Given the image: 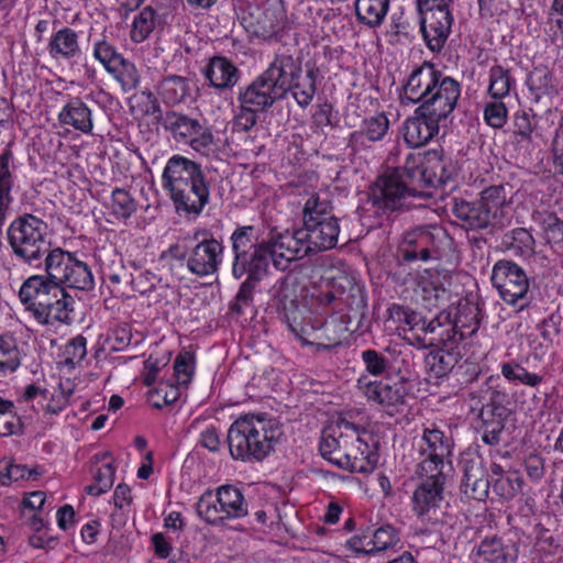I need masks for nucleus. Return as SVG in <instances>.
Returning <instances> with one entry per match:
<instances>
[{
  "label": "nucleus",
  "instance_id": "obj_53",
  "mask_svg": "<svg viewBox=\"0 0 563 563\" xmlns=\"http://www.w3.org/2000/svg\"><path fill=\"white\" fill-rule=\"evenodd\" d=\"M500 372L508 380L519 382L530 387H536L543 380V376L529 373L523 366L514 362L501 364Z\"/></svg>",
  "mask_w": 563,
  "mask_h": 563
},
{
  "label": "nucleus",
  "instance_id": "obj_8",
  "mask_svg": "<svg viewBox=\"0 0 563 563\" xmlns=\"http://www.w3.org/2000/svg\"><path fill=\"white\" fill-rule=\"evenodd\" d=\"M493 286L500 298L517 311L536 306V290L525 269L509 260L497 261L492 271Z\"/></svg>",
  "mask_w": 563,
  "mask_h": 563
},
{
  "label": "nucleus",
  "instance_id": "obj_28",
  "mask_svg": "<svg viewBox=\"0 0 563 563\" xmlns=\"http://www.w3.org/2000/svg\"><path fill=\"white\" fill-rule=\"evenodd\" d=\"M357 387L368 400L388 407L402 405L407 394L401 382H369L366 377H361Z\"/></svg>",
  "mask_w": 563,
  "mask_h": 563
},
{
  "label": "nucleus",
  "instance_id": "obj_60",
  "mask_svg": "<svg viewBox=\"0 0 563 563\" xmlns=\"http://www.w3.org/2000/svg\"><path fill=\"white\" fill-rule=\"evenodd\" d=\"M114 466L112 463H107L98 470L95 475V484L86 487V492L92 496H100L107 493L114 482Z\"/></svg>",
  "mask_w": 563,
  "mask_h": 563
},
{
  "label": "nucleus",
  "instance_id": "obj_49",
  "mask_svg": "<svg viewBox=\"0 0 563 563\" xmlns=\"http://www.w3.org/2000/svg\"><path fill=\"white\" fill-rule=\"evenodd\" d=\"M114 70L109 71V74L120 82L124 91L137 88L141 77L133 63L122 57L114 66Z\"/></svg>",
  "mask_w": 563,
  "mask_h": 563
},
{
  "label": "nucleus",
  "instance_id": "obj_27",
  "mask_svg": "<svg viewBox=\"0 0 563 563\" xmlns=\"http://www.w3.org/2000/svg\"><path fill=\"white\" fill-rule=\"evenodd\" d=\"M475 563H515L518 545L496 534L485 537L474 552Z\"/></svg>",
  "mask_w": 563,
  "mask_h": 563
},
{
  "label": "nucleus",
  "instance_id": "obj_50",
  "mask_svg": "<svg viewBox=\"0 0 563 563\" xmlns=\"http://www.w3.org/2000/svg\"><path fill=\"white\" fill-rule=\"evenodd\" d=\"M155 26V12L151 7L144 8L133 20L130 33L134 43H142L152 33Z\"/></svg>",
  "mask_w": 563,
  "mask_h": 563
},
{
  "label": "nucleus",
  "instance_id": "obj_44",
  "mask_svg": "<svg viewBox=\"0 0 563 563\" xmlns=\"http://www.w3.org/2000/svg\"><path fill=\"white\" fill-rule=\"evenodd\" d=\"M158 93L164 102L178 104L190 96V81L188 78L177 75L164 77L158 85Z\"/></svg>",
  "mask_w": 563,
  "mask_h": 563
},
{
  "label": "nucleus",
  "instance_id": "obj_43",
  "mask_svg": "<svg viewBox=\"0 0 563 563\" xmlns=\"http://www.w3.org/2000/svg\"><path fill=\"white\" fill-rule=\"evenodd\" d=\"M527 85L537 101L559 93L556 80L547 67H536L528 76Z\"/></svg>",
  "mask_w": 563,
  "mask_h": 563
},
{
  "label": "nucleus",
  "instance_id": "obj_51",
  "mask_svg": "<svg viewBox=\"0 0 563 563\" xmlns=\"http://www.w3.org/2000/svg\"><path fill=\"white\" fill-rule=\"evenodd\" d=\"M523 486V477L518 472H510L496 478L493 489L501 498L511 499L522 492Z\"/></svg>",
  "mask_w": 563,
  "mask_h": 563
},
{
  "label": "nucleus",
  "instance_id": "obj_57",
  "mask_svg": "<svg viewBox=\"0 0 563 563\" xmlns=\"http://www.w3.org/2000/svg\"><path fill=\"white\" fill-rule=\"evenodd\" d=\"M346 328L342 327L336 320L325 321L317 335L320 341L317 343L323 349H331L341 344Z\"/></svg>",
  "mask_w": 563,
  "mask_h": 563
},
{
  "label": "nucleus",
  "instance_id": "obj_1",
  "mask_svg": "<svg viewBox=\"0 0 563 563\" xmlns=\"http://www.w3.org/2000/svg\"><path fill=\"white\" fill-rule=\"evenodd\" d=\"M284 435L283 424L262 415H246L229 428L227 442L232 459L242 462H262Z\"/></svg>",
  "mask_w": 563,
  "mask_h": 563
},
{
  "label": "nucleus",
  "instance_id": "obj_35",
  "mask_svg": "<svg viewBox=\"0 0 563 563\" xmlns=\"http://www.w3.org/2000/svg\"><path fill=\"white\" fill-rule=\"evenodd\" d=\"M389 120L385 113H378L364 119L360 129L351 134V142L356 146H365L366 141L379 142L388 133Z\"/></svg>",
  "mask_w": 563,
  "mask_h": 563
},
{
  "label": "nucleus",
  "instance_id": "obj_19",
  "mask_svg": "<svg viewBox=\"0 0 563 563\" xmlns=\"http://www.w3.org/2000/svg\"><path fill=\"white\" fill-rule=\"evenodd\" d=\"M272 306L276 308L280 319L294 334L300 336L306 332L301 322V312L298 309L295 278L284 277L273 286Z\"/></svg>",
  "mask_w": 563,
  "mask_h": 563
},
{
  "label": "nucleus",
  "instance_id": "obj_31",
  "mask_svg": "<svg viewBox=\"0 0 563 563\" xmlns=\"http://www.w3.org/2000/svg\"><path fill=\"white\" fill-rule=\"evenodd\" d=\"M13 153L8 147L0 154V230L4 225L13 202Z\"/></svg>",
  "mask_w": 563,
  "mask_h": 563
},
{
  "label": "nucleus",
  "instance_id": "obj_40",
  "mask_svg": "<svg viewBox=\"0 0 563 563\" xmlns=\"http://www.w3.org/2000/svg\"><path fill=\"white\" fill-rule=\"evenodd\" d=\"M446 459H433L423 456L417 464L415 474L420 479V483L440 485L444 487L448 472L451 470L450 462L445 463Z\"/></svg>",
  "mask_w": 563,
  "mask_h": 563
},
{
  "label": "nucleus",
  "instance_id": "obj_5",
  "mask_svg": "<svg viewBox=\"0 0 563 563\" xmlns=\"http://www.w3.org/2000/svg\"><path fill=\"white\" fill-rule=\"evenodd\" d=\"M7 240L13 255L29 265L40 262L52 251L47 224L30 213L19 216L10 223Z\"/></svg>",
  "mask_w": 563,
  "mask_h": 563
},
{
  "label": "nucleus",
  "instance_id": "obj_42",
  "mask_svg": "<svg viewBox=\"0 0 563 563\" xmlns=\"http://www.w3.org/2000/svg\"><path fill=\"white\" fill-rule=\"evenodd\" d=\"M423 445L420 455L433 459H449L452 453V441L439 429H424L421 438Z\"/></svg>",
  "mask_w": 563,
  "mask_h": 563
},
{
  "label": "nucleus",
  "instance_id": "obj_17",
  "mask_svg": "<svg viewBox=\"0 0 563 563\" xmlns=\"http://www.w3.org/2000/svg\"><path fill=\"white\" fill-rule=\"evenodd\" d=\"M440 238H445L444 232L441 230L433 232L422 227L405 232L396 251L399 268H401L402 263L439 260L440 252L438 241Z\"/></svg>",
  "mask_w": 563,
  "mask_h": 563
},
{
  "label": "nucleus",
  "instance_id": "obj_4",
  "mask_svg": "<svg viewBox=\"0 0 563 563\" xmlns=\"http://www.w3.org/2000/svg\"><path fill=\"white\" fill-rule=\"evenodd\" d=\"M233 263L232 275L236 279L252 277L263 279L268 274L273 255L267 239L255 225L238 227L231 234Z\"/></svg>",
  "mask_w": 563,
  "mask_h": 563
},
{
  "label": "nucleus",
  "instance_id": "obj_14",
  "mask_svg": "<svg viewBox=\"0 0 563 563\" xmlns=\"http://www.w3.org/2000/svg\"><path fill=\"white\" fill-rule=\"evenodd\" d=\"M276 56L268 67L258 75L249 86L241 88L238 101L241 107L266 112L277 101L282 100L283 80L278 77Z\"/></svg>",
  "mask_w": 563,
  "mask_h": 563
},
{
  "label": "nucleus",
  "instance_id": "obj_16",
  "mask_svg": "<svg viewBox=\"0 0 563 563\" xmlns=\"http://www.w3.org/2000/svg\"><path fill=\"white\" fill-rule=\"evenodd\" d=\"M418 195V189L408 187L386 170L371 186L368 201L382 213L402 211L409 208V200Z\"/></svg>",
  "mask_w": 563,
  "mask_h": 563
},
{
  "label": "nucleus",
  "instance_id": "obj_59",
  "mask_svg": "<svg viewBox=\"0 0 563 563\" xmlns=\"http://www.w3.org/2000/svg\"><path fill=\"white\" fill-rule=\"evenodd\" d=\"M500 396L501 394L499 391L494 390L489 402L482 407L478 413L481 421L479 427H485L490 422L506 419L507 408L498 402Z\"/></svg>",
  "mask_w": 563,
  "mask_h": 563
},
{
  "label": "nucleus",
  "instance_id": "obj_13",
  "mask_svg": "<svg viewBox=\"0 0 563 563\" xmlns=\"http://www.w3.org/2000/svg\"><path fill=\"white\" fill-rule=\"evenodd\" d=\"M452 3L453 0H417L423 40L432 52H440L451 33Z\"/></svg>",
  "mask_w": 563,
  "mask_h": 563
},
{
  "label": "nucleus",
  "instance_id": "obj_62",
  "mask_svg": "<svg viewBox=\"0 0 563 563\" xmlns=\"http://www.w3.org/2000/svg\"><path fill=\"white\" fill-rule=\"evenodd\" d=\"M428 175L424 185L429 187H444L452 179V168L439 158L433 165L427 166Z\"/></svg>",
  "mask_w": 563,
  "mask_h": 563
},
{
  "label": "nucleus",
  "instance_id": "obj_64",
  "mask_svg": "<svg viewBox=\"0 0 563 563\" xmlns=\"http://www.w3.org/2000/svg\"><path fill=\"white\" fill-rule=\"evenodd\" d=\"M261 280L262 279H252V277H246L241 284L235 296V301L231 305L230 309L238 314H242L244 308L252 305L255 287Z\"/></svg>",
  "mask_w": 563,
  "mask_h": 563
},
{
  "label": "nucleus",
  "instance_id": "obj_32",
  "mask_svg": "<svg viewBox=\"0 0 563 563\" xmlns=\"http://www.w3.org/2000/svg\"><path fill=\"white\" fill-rule=\"evenodd\" d=\"M448 325V314L445 311L440 312L431 320L424 317L417 330L412 340L417 342L420 347L448 345L449 334L445 329Z\"/></svg>",
  "mask_w": 563,
  "mask_h": 563
},
{
  "label": "nucleus",
  "instance_id": "obj_56",
  "mask_svg": "<svg viewBox=\"0 0 563 563\" xmlns=\"http://www.w3.org/2000/svg\"><path fill=\"white\" fill-rule=\"evenodd\" d=\"M111 200V209L117 218L128 219L136 211V202L125 189L115 188Z\"/></svg>",
  "mask_w": 563,
  "mask_h": 563
},
{
  "label": "nucleus",
  "instance_id": "obj_58",
  "mask_svg": "<svg viewBox=\"0 0 563 563\" xmlns=\"http://www.w3.org/2000/svg\"><path fill=\"white\" fill-rule=\"evenodd\" d=\"M195 372V355L191 352H181L174 362V375L179 386L187 387Z\"/></svg>",
  "mask_w": 563,
  "mask_h": 563
},
{
  "label": "nucleus",
  "instance_id": "obj_33",
  "mask_svg": "<svg viewBox=\"0 0 563 563\" xmlns=\"http://www.w3.org/2000/svg\"><path fill=\"white\" fill-rule=\"evenodd\" d=\"M47 52L56 60L78 58L81 55L78 33L68 26L59 29L52 35Z\"/></svg>",
  "mask_w": 563,
  "mask_h": 563
},
{
  "label": "nucleus",
  "instance_id": "obj_20",
  "mask_svg": "<svg viewBox=\"0 0 563 563\" xmlns=\"http://www.w3.org/2000/svg\"><path fill=\"white\" fill-rule=\"evenodd\" d=\"M461 96V85L457 80L443 73L431 93L424 96L419 106L424 113L445 120L455 109Z\"/></svg>",
  "mask_w": 563,
  "mask_h": 563
},
{
  "label": "nucleus",
  "instance_id": "obj_63",
  "mask_svg": "<svg viewBox=\"0 0 563 563\" xmlns=\"http://www.w3.org/2000/svg\"><path fill=\"white\" fill-rule=\"evenodd\" d=\"M398 542L396 530L391 526H383L378 528L371 539L366 541V545H372L373 553L385 551Z\"/></svg>",
  "mask_w": 563,
  "mask_h": 563
},
{
  "label": "nucleus",
  "instance_id": "obj_37",
  "mask_svg": "<svg viewBox=\"0 0 563 563\" xmlns=\"http://www.w3.org/2000/svg\"><path fill=\"white\" fill-rule=\"evenodd\" d=\"M397 180L405 183L408 187L424 185V178L428 175V167H422V158L419 154L409 153L401 166L388 168L386 170Z\"/></svg>",
  "mask_w": 563,
  "mask_h": 563
},
{
  "label": "nucleus",
  "instance_id": "obj_52",
  "mask_svg": "<svg viewBox=\"0 0 563 563\" xmlns=\"http://www.w3.org/2000/svg\"><path fill=\"white\" fill-rule=\"evenodd\" d=\"M21 429L22 424L14 411V404L0 397V437L19 433Z\"/></svg>",
  "mask_w": 563,
  "mask_h": 563
},
{
  "label": "nucleus",
  "instance_id": "obj_6",
  "mask_svg": "<svg viewBox=\"0 0 563 563\" xmlns=\"http://www.w3.org/2000/svg\"><path fill=\"white\" fill-rule=\"evenodd\" d=\"M506 192L503 185L485 188L477 200H454L452 212L466 230H484L500 222Z\"/></svg>",
  "mask_w": 563,
  "mask_h": 563
},
{
  "label": "nucleus",
  "instance_id": "obj_26",
  "mask_svg": "<svg viewBox=\"0 0 563 563\" xmlns=\"http://www.w3.org/2000/svg\"><path fill=\"white\" fill-rule=\"evenodd\" d=\"M463 478L461 490L474 500H485L489 493V481L487 470L479 457L464 459L462 462Z\"/></svg>",
  "mask_w": 563,
  "mask_h": 563
},
{
  "label": "nucleus",
  "instance_id": "obj_45",
  "mask_svg": "<svg viewBox=\"0 0 563 563\" xmlns=\"http://www.w3.org/2000/svg\"><path fill=\"white\" fill-rule=\"evenodd\" d=\"M501 244L517 256L530 257L534 254V239L525 228H516L507 232L503 236Z\"/></svg>",
  "mask_w": 563,
  "mask_h": 563
},
{
  "label": "nucleus",
  "instance_id": "obj_24",
  "mask_svg": "<svg viewBox=\"0 0 563 563\" xmlns=\"http://www.w3.org/2000/svg\"><path fill=\"white\" fill-rule=\"evenodd\" d=\"M442 71L431 63L424 62L416 67L407 78L404 86L402 100L411 103L423 102L424 96L431 93L439 82Z\"/></svg>",
  "mask_w": 563,
  "mask_h": 563
},
{
  "label": "nucleus",
  "instance_id": "obj_23",
  "mask_svg": "<svg viewBox=\"0 0 563 563\" xmlns=\"http://www.w3.org/2000/svg\"><path fill=\"white\" fill-rule=\"evenodd\" d=\"M223 245L216 239H205L190 252L187 268L194 275L203 277L217 273L221 263Z\"/></svg>",
  "mask_w": 563,
  "mask_h": 563
},
{
  "label": "nucleus",
  "instance_id": "obj_34",
  "mask_svg": "<svg viewBox=\"0 0 563 563\" xmlns=\"http://www.w3.org/2000/svg\"><path fill=\"white\" fill-rule=\"evenodd\" d=\"M58 121L62 125H70L82 133H91L93 123L91 110L79 98L67 102L58 113Z\"/></svg>",
  "mask_w": 563,
  "mask_h": 563
},
{
  "label": "nucleus",
  "instance_id": "obj_9",
  "mask_svg": "<svg viewBox=\"0 0 563 563\" xmlns=\"http://www.w3.org/2000/svg\"><path fill=\"white\" fill-rule=\"evenodd\" d=\"M45 273L59 284V287L81 291H91L95 279L90 266L81 261L76 253L55 247L47 253Z\"/></svg>",
  "mask_w": 563,
  "mask_h": 563
},
{
  "label": "nucleus",
  "instance_id": "obj_12",
  "mask_svg": "<svg viewBox=\"0 0 563 563\" xmlns=\"http://www.w3.org/2000/svg\"><path fill=\"white\" fill-rule=\"evenodd\" d=\"M158 122L174 141L189 145L198 153L207 154L214 143L211 129L186 113L169 110L159 117Z\"/></svg>",
  "mask_w": 563,
  "mask_h": 563
},
{
  "label": "nucleus",
  "instance_id": "obj_10",
  "mask_svg": "<svg viewBox=\"0 0 563 563\" xmlns=\"http://www.w3.org/2000/svg\"><path fill=\"white\" fill-rule=\"evenodd\" d=\"M275 56L277 75L283 80L282 100L291 95L297 104L306 109L311 103L317 90L316 79L318 69L309 68L303 75L300 58H295L286 52L277 53Z\"/></svg>",
  "mask_w": 563,
  "mask_h": 563
},
{
  "label": "nucleus",
  "instance_id": "obj_7",
  "mask_svg": "<svg viewBox=\"0 0 563 563\" xmlns=\"http://www.w3.org/2000/svg\"><path fill=\"white\" fill-rule=\"evenodd\" d=\"M302 221L308 243L314 253L332 250L340 234L339 218L333 213L332 203L318 194L311 195L305 202Z\"/></svg>",
  "mask_w": 563,
  "mask_h": 563
},
{
  "label": "nucleus",
  "instance_id": "obj_54",
  "mask_svg": "<svg viewBox=\"0 0 563 563\" xmlns=\"http://www.w3.org/2000/svg\"><path fill=\"white\" fill-rule=\"evenodd\" d=\"M361 360L365 366V371L373 376L385 375L391 364L384 352L373 349L364 350L361 354Z\"/></svg>",
  "mask_w": 563,
  "mask_h": 563
},
{
  "label": "nucleus",
  "instance_id": "obj_25",
  "mask_svg": "<svg viewBox=\"0 0 563 563\" xmlns=\"http://www.w3.org/2000/svg\"><path fill=\"white\" fill-rule=\"evenodd\" d=\"M442 120L424 113L419 107L415 114L404 122L402 134L409 147L417 148L426 145L439 133V124Z\"/></svg>",
  "mask_w": 563,
  "mask_h": 563
},
{
  "label": "nucleus",
  "instance_id": "obj_3",
  "mask_svg": "<svg viewBox=\"0 0 563 563\" xmlns=\"http://www.w3.org/2000/svg\"><path fill=\"white\" fill-rule=\"evenodd\" d=\"M354 443H362L358 437L357 427L346 420H341L335 427L324 431L319 445L322 457L342 470L353 473H371L377 465L378 455L369 452L364 455H354L351 446Z\"/></svg>",
  "mask_w": 563,
  "mask_h": 563
},
{
  "label": "nucleus",
  "instance_id": "obj_29",
  "mask_svg": "<svg viewBox=\"0 0 563 563\" xmlns=\"http://www.w3.org/2000/svg\"><path fill=\"white\" fill-rule=\"evenodd\" d=\"M209 86L217 90L232 89L240 80L239 68L224 56H213L202 69Z\"/></svg>",
  "mask_w": 563,
  "mask_h": 563
},
{
  "label": "nucleus",
  "instance_id": "obj_39",
  "mask_svg": "<svg viewBox=\"0 0 563 563\" xmlns=\"http://www.w3.org/2000/svg\"><path fill=\"white\" fill-rule=\"evenodd\" d=\"M339 305H343L347 311L349 321L361 323L367 314L366 296L363 288L349 282V288L339 294Z\"/></svg>",
  "mask_w": 563,
  "mask_h": 563
},
{
  "label": "nucleus",
  "instance_id": "obj_2",
  "mask_svg": "<svg viewBox=\"0 0 563 563\" xmlns=\"http://www.w3.org/2000/svg\"><path fill=\"white\" fill-rule=\"evenodd\" d=\"M19 298L40 324H70L73 321L70 314L74 311V298L47 273L26 278L20 288Z\"/></svg>",
  "mask_w": 563,
  "mask_h": 563
},
{
  "label": "nucleus",
  "instance_id": "obj_38",
  "mask_svg": "<svg viewBox=\"0 0 563 563\" xmlns=\"http://www.w3.org/2000/svg\"><path fill=\"white\" fill-rule=\"evenodd\" d=\"M217 500L225 519L241 518L247 515V504L242 492L233 485L217 488Z\"/></svg>",
  "mask_w": 563,
  "mask_h": 563
},
{
  "label": "nucleus",
  "instance_id": "obj_47",
  "mask_svg": "<svg viewBox=\"0 0 563 563\" xmlns=\"http://www.w3.org/2000/svg\"><path fill=\"white\" fill-rule=\"evenodd\" d=\"M21 365V352L10 335H0V373L15 372Z\"/></svg>",
  "mask_w": 563,
  "mask_h": 563
},
{
  "label": "nucleus",
  "instance_id": "obj_46",
  "mask_svg": "<svg viewBox=\"0 0 563 563\" xmlns=\"http://www.w3.org/2000/svg\"><path fill=\"white\" fill-rule=\"evenodd\" d=\"M488 93L494 99L507 97L515 87L516 80L510 74V69L501 65H494L489 68Z\"/></svg>",
  "mask_w": 563,
  "mask_h": 563
},
{
  "label": "nucleus",
  "instance_id": "obj_15",
  "mask_svg": "<svg viewBox=\"0 0 563 563\" xmlns=\"http://www.w3.org/2000/svg\"><path fill=\"white\" fill-rule=\"evenodd\" d=\"M559 114L554 111H548L543 117L529 114L526 111L516 112L512 121L511 140L519 153L532 155L541 150L544 143V132L547 128L552 126Z\"/></svg>",
  "mask_w": 563,
  "mask_h": 563
},
{
  "label": "nucleus",
  "instance_id": "obj_55",
  "mask_svg": "<svg viewBox=\"0 0 563 563\" xmlns=\"http://www.w3.org/2000/svg\"><path fill=\"white\" fill-rule=\"evenodd\" d=\"M93 57L109 71H115L114 66L123 57L117 48L106 38L98 40L93 44Z\"/></svg>",
  "mask_w": 563,
  "mask_h": 563
},
{
  "label": "nucleus",
  "instance_id": "obj_41",
  "mask_svg": "<svg viewBox=\"0 0 563 563\" xmlns=\"http://www.w3.org/2000/svg\"><path fill=\"white\" fill-rule=\"evenodd\" d=\"M390 0H356L355 14L357 21L371 29L380 26L389 10Z\"/></svg>",
  "mask_w": 563,
  "mask_h": 563
},
{
  "label": "nucleus",
  "instance_id": "obj_36",
  "mask_svg": "<svg viewBox=\"0 0 563 563\" xmlns=\"http://www.w3.org/2000/svg\"><path fill=\"white\" fill-rule=\"evenodd\" d=\"M460 358L461 352L456 350L455 344L440 345L427 354L424 364L435 377H443L455 367Z\"/></svg>",
  "mask_w": 563,
  "mask_h": 563
},
{
  "label": "nucleus",
  "instance_id": "obj_18",
  "mask_svg": "<svg viewBox=\"0 0 563 563\" xmlns=\"http://www.w3.org/2000/svg\"><path fill=\"white\" fill-rule=\"evenodd\" d=\"M267 242L273 255V265L280 271L288 269L294 261L316 254L311 244L308 243V234H306L303 228L271 233Z\"/></svg>",
  "mask_w": 563,
  "mask_h": 563
},
{
  "label": "nucleus",
  "instance_id": "obj_22",
  "mask_svg": "<svg viewBox=\"0 0 563 563\" xmlns=\"http://www.w3.org/2000/svg\"><path fill=\"white\" fill-rule=\"evenodd\" d=\"M178 213L199 216L209 202L210 191L206 177L168 191Z\"/></svg>",
  "mask_w": 563,
  "mask_h": 563
},
{
  "label": "nucleus",
  "instance_id": "obj_48",
  "mask_svg": "<svg viewBox=\"0 0 563 563\" xmlns=\"http://www.w3.org/2000/svg\"><path fill=\"white\" fill-rule=\"evenodd\" d=\"M196 510L200 518L211 525L227 520L223 511H220V505L218 504L216 494L211 490H207L200 496L196 505Z\"/></svg>",
  "mask_w": 563,
  "mask_h": 563
},
{
  "label": "nucleus",
  "instance_id": "obj_21",
  "mask_svg": "<svg viewBox=\"0 0 563 563\" xmlns=\"http://www.w3.org/2000/svg\"><path fill=\"white\" fill-rule=\"evenodd\" d=\"M205 177L200 164L175 154L166 162L162 174V185L165 190L172 191Z\"/></svg>",
  "mask_w": 563,
  "mask_h": 563
},
{
  "label": "nucleus",
  "instance_id": "obj_11",
  "mask_svg": "<svg viewBox=\"0 0 563 563\" xmlns=\"http://www.w3.org/2000/svg\"><path fill=\"white\" fill-rule=\"evenodd\" d=\"M448 503L444 499V487L419 483L411 496V510L430 528H420L417 534H429L440 538V528L448 523Z\"/></svg>",
  "mask_w": 563,
  "mask_h": 563
},
{
  "label": "nucleus",
  "instance_id": "obj_30",
  "mask_svg": "<svg viewBox=\"0 0 563 563\" xmlns=\"http://www.w3.org/2000/svg\"><path fill=\"white\" fill-rule=\"evenodd\" d=\"M476 310V308L470 305L459 307L453 319L451 313L446 312L448 325L445 329L449 334L448 344H457L460 341L471 338L477 332L479 320Z\"/></svg>",
  "mask_w": 563,
  "mask_h": 563
},
{
  "label": "nucleus",
  "instance_id": "obj_61",
  "mask_svg": "<svg viewBox=\"0 0 563 563\" xmlns=\"http://www.w3.org/2000/svg\"><path fill=\"white\" fill-rule=\"evenodd\" d=\"M186 252L179 244H172L166 251L162 252L158 263L163 268H167L173 275L184 269Z\"/></svg>",
  "mask_w": 563,
  "mask_h": 563
}]
</instances>
